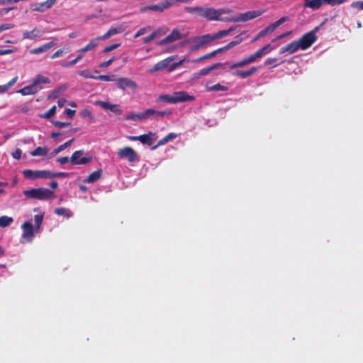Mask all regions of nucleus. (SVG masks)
I'll list each match as a JSON object with an SVG mask.
<instances>
[{
  "label": "nucleus",
  "instance_id": "nucleus-1",
  "mask_svg": "<svg viewBox=\"0 0 363 363\" xmlns=\"http://www.w3.org/2000/svg\"><path fill=\"white\" fill-rule=\"evenodd\" d=\"M172 112L170 111H157L153 108H147L143 112L138 113H130L126 116V120L129 121H145L147 118L153 116H158L163 118L165 116L170 115Z\"/></svg>",
  "mask_w": 363,
  "mask_h": 363
},
{
  "label": "nucleus",
  "instance_id": "nucleus-2",
  "mask_svg": "<svg viewBox=\"0 0 363 363\" xmlns=\"http://www.w3.org/2000/svg\"><path fill=\"white\" fill-rule=\"evenodd\" d=\"M50 83V79L42 74H38L33 79L31 84L26 86L18 91L23 96L33 95L42 89L41 84Z\"/></svg>",
  "mask_w": 363,
  "mask_h": 363
},
{
  "label": "nucleus",
  "instance_id": "nucleus-3",
  "mask_svg": "<svg viewBox=\"0 0 363 363\" xmlns=\"http://www.w3.org/2000/svg\"><path fill=\"white\" fill-rule=\"evenodd\" d=\"M194 99V96H191L184 91L174 92L173 94L161 95L158 97L157 101L167 104H177L185 101H190Z\"/></svg>",
  "mask_w": 363,
  "mask_h": 363
},
{
  "label": "nucleus",
  "instance_id": "nucleus-4",
  "mask_svg": "<svg viewBox=\"0 0 363 363\" xmlns=\"http://www.w3.org/2000/svg\"><path fill=\"white\" fill-rule=\"evenodd\" d=\"M23 194V196L27 198L38 199L40 201L50 200L55 197L54 192L52 190L43 187L24 190Z\"/></svg>",
  "mask_w": 363,
  "mask_h": 363
},
{
  "label": "nucleus",
  "instance_id": "nucleus-5",
  "mask_svg": "<svg viewBox=\"0 0 363 363\" xmlns=\"http://www.w3.org/2000/svg\"><path fill=\"white\" fill-rule=\"evenodd\" d=\"M232 12L230 9H216L213 7H209L203 9L202 17L209 21H221L227 22L226 19L229 18H222V15L224 13H230Z\"/></svg>",
  "mask_w": 363,
  "mask_h": 363
},
{
  "label": "nucleus",
  "instance_id": "nucleus-6",
  "mask_svg": "<svg viewBox=\"0 0 363 363\" xmlns=\"http://www.w3.org/2000/svg\"><path fill=\"white\" fill-rule=\"evenodd\" d=\"M264 13V10H257V11H249L246 13H241L238 16L234 17H230L227 20V22H247L250 20L257 18L259 17L262 13Z\"/></svg>",
  "mask_w": 363,
  "mask_h": 363
},
{
  "label": "nucleus",
  "instance_id": "nucleus-7",
  "mask_svg": "<svg viewBox=\"0 0 363 363\" xmlns=\"http://www.w3.org/2000/svg\"><path fill=\"white\" fill-rule=\"evenodd\" d=\"M317 30L318 28H315V29L306 33L301 38V39L296 41L301 50H305L308 49L315 43L317 39V36L315 35V32Z\"/></svg>",
  "mask_w": 363,
  "mask_h": 363
},
{
  "label": "nucleus",
  "instance_id": "nucleus-8",
  "mask_svg": "<svg viewBox=\"0 0 363 363\" xmlns=\"http://www.w3.org/2000/svg\"><path fill=\"white\" fill-rule=\"evenodd\" d=\"M24 178L35 180L37 179H48L52 178L51 171L50 170H32L24 169L23 171Z\"/></svg>",
  "mask_w": 363,
  "mask_h": 363
},
{
  "label": "nucleus",
  "instance_id": "nucleus-9",
  "mask_svg": "<svg viewBox=\"0 0 363 363\" xmlns=\"http://www.w3.org/2000/svg\"><path fill=\"white\" fill-rule=\"evenodd\" d=\"M118 157L126 158L129 163H134L139 161L138 154L131 147L126 146L117 152Z\"/></svg>",
  "mask_w": 363,
  "mask_h": 363
},
{
  "label": "nucleus",
  "instance_id": "nucleus-10",
  "mask_svg": "<svg viewBox=\"0 0 363 363\" xmlns=\"http://www.w3.org/2000/svg\"><path fill=\"white\" fill-rule=\"evenodd\" d=\"M84 154V152L82 150L73 152L70 157L71 164L72 165H81L86 164L91 162L92 160V157L91 155H86L83 157Z\"/></svg>",
  "mask_w": 363,
  "mask_h": 363
},
{
  "label": "nucleus",
  "instance_id": "nucleus-11",
  "mask_svg": "<svg viewBox=\"0 0 363 363\" xmlns=\"http://www.w3.org/2000/svg\"><path fill=\"white\" fill-rule=\"evenodd\" d=\"M118 88L124 91L129 88L130 89L135 91L138 88V85L133 79L127 77H121L115 80Z\"/></svg>",
  "mask_w": 363,
  "mask_h": 363
},
{
  "label": "nucleus",
  "instance_id": "nucleus-12",
  "mask_svg": "<svg viewBox=\"0 0 363 363\" xmlns=\"http://www.w3.org/2000/svg\"><path fill=\"white\" fill-rule=\"evenodd\" d=\"M172 6V2L169 1H161L158 4L147 6L140 9L141 13H146L148 11L162 13L165 9Z\"/></svg>",
  "mask_w": 363,
  "mask_h": 363
},
{
  "label": "nucleus",
  "instance_id": "nucleus-13",
  "mask_svg": "<svg viewBox=\"0 0 363 363\" xmlns=\"http://www.w3.org/2000/svg\"><path fill=\"white\" fill-rule=\"evenodd\" d=\"M155 133L152 131H149L147 134L140 135H128V139L130 141H139L143 145L151 146L153 144V139L152 136H154Z\"/></svg>",
  "mask_w": 363,
  "mask_h": 363
},
{
  "label": "nucleus",
  "instance_id": "nucleus-14",
  "mask_svg": "<svg viewBox=\"0 0 363 363\" xmlns=\"http://www.w3.org/2000/svg\"><path fill=\"white\" fill-rule=\"evenodd\" d=\"M21 229L23 230L22 238L27 242H32L34 233H36L33 224L28 221L24 222L21 225Z\"/></svg>",
  "mask_w": 363,
  "mask_h": 363
},
{
  "label": "nucleus",
  "instance_id": "nucleus-15",
  "mask_svg": "<svg viewBox=\"0 0 363 363\" xmlns=\"http://www.w3.org/2000/svg\"><path fill=\"white\" fill-rule=\"evenodd\" d=\"M211 40H213V39H211V36L209 35H203L196 37L192 40L193 43H195V45H193L192 50H198Z\"/></svg>",
  "mask_w": 363,
  "mask_h": 363
},
{
  "label": "nucleus",
  "instance_id": "nucleus-16",
  "mask_svg": "<svg viewBox=\"0 0 363 363\" xmlns=\"http://www.w3.org/2000/svg\"><path fill=\"white\" fill-rule=\"evenodd\" d=\"M183 36L180 34V32L177 29L172 30L170 35H167L166 38L162 39L161 41L159 42V45H164L169 43H171L174 41L179 40L180 39H182Z\"/></svg>",
  "mask_w": 363,
  "mask_h": 363
},
{
  "label": "nucleus",
  "instance_id": "nucleus-17",
  "mask_svg": "<svg viewBox=\"0 0 363 363\" xmlns=\"http://www.w3.org/2000/svg\"><path fill=\"white\" fill-rule=\"evenodd\" d=\"M172 60H173L172 57H167L164 60H161V61L157 62L156 64H155L154 66L152 67V69H150V72H157L160 69L167 68V66L169 65V64L172 62Z\"/></svg>",
  "mask_w": 363,
  "mask_h": 363
},
{
  "label": "nucleus",
  "instance_id": "nucleus-18",
  "mask_svg": "<svg viewBox=\"0 0 363 363\" xmlns=\"http://www.w3.org/2000/svg\"><path fill=\"white\" fill-rule=\"evenodd\" d=\"M55 45V43L53 41L48 42L44 45H42L38 48H33L30 50L29 52L33 55H39L42 52H45L48 50L51 49Z\"/></svg>",
  "mask_w": 363,
  "mask_h": 363
},
{
  "label": "nucleus",
  "instance_id": "nucleus-19",
  "mask_svg": "<svg viewBox=\"0 0 363 363\" xmlns=\"http://www.w3.org/2000/svg\"><path fill=\"white\" fill-rule=\"evenodd\" d=\"M298 49H300V47L298 45L296 40H294L291 43L281 48L279 50V52L281 54L285 52H289L290 54H292L294 52H297Z\"/></svg>",
  "mask_w": 363,
  "mask_h": 363
},
{
  "label": "nucleus",
  "instance_id": "nucleus-20",
  "mask_svg": "<svg viewBox=\"0 0 363 363\" xmlns=\"http://www.w3.org/2000/svg\"><path fill=\"white\" fill-rule=\"evenodd\" d=\"M123 30V28L122 26H119V27H117V28H115V27H111L108 31L107 33H106L104 35H101V36H98V39H100L101 40H106L108 39V38H110L111 35H115L118 33H121L122 31Z\"/></svg>",
  "mask_w": 363,
  "mask_h": 363
},
{
  "label": "nucleus",
  "instance_id": "nucleus-21",
  "mask_svg": "<svg viewBox=\"0 0 363 363\" xmlns=\"http://www.w3.org/2000/svg\"><path fill=\"white\" fill-rule=\"evenodd\" d=\"M102 172L103 171L101 169H99L91 172L90 175H89L88 177L84 180V182L86 184L94 183L101 177Z\"/></svg>",
  "mask_w": 363,
  "mask_h": 363
},
{
  "label": "nucleus",
  "instance_id": "nucleus-22",
  "mask_svg": "<svg viewBox=\"0 0 363 363\" xmlns=\"http://www.w3.org/2000/svg\"><path fill=\"white\" fill-rule=\"evenodd\" d=\"M258 70L257 67H252L247 70H238L233 74L240 77L241 79H246L248 77L254 74Z\"/></svg>",
  "mask_w": 363,
  "mask_h": 363
},
{
  "label": "nucleus",
  "instance_id": "nucleus-23",
  "mask_svg": "<svg viewBox=\"0 0 363 363\" xmlns=\"http://www.w3.org/2000/svg\"><path fill=\"white\" fill-rule=\"evenodd\" d=\"M323 4H325L324 0H307L304 4V7L316 10L320 9Z\"/></svg>",
  "mask_w": 363,
  "mask_h": 363
},
{
  "label": "nucleus",
  "instance_id": "nucleus-24",
  "mask_svg": "<svg viewBox=\"0 0 363 363\" xmlns=\"http://www.w3.org/2000/svg\"><path fill=\"white\" fill-rule=\"evenodd\" d=\"M49 152V148L47 146H38L33 151L30 152V155L33 157H45Z\"/></svg>",
  "mask_w": 363,
  "mask_h": 363
},
{
  "label": "nucleus",
  "instance_id": "nucleus-25",
  "mask_svg": "<svg viewBox=\"0 0 363 363\" xmlns=\"http://www.w3.org/2000/svg\"><path fill=\"white\" fill-rule=\"evenodd\" d=\"M237 26L230 27L228 30H221L217 32L215 35H211V39L216 40L217 39H220L224 36L228 35L234 32L236 29Z\"/></svg>",
  "mask_w": 363,
  "mask_h": 363
},
{
  "label": "nucleus",
  "instance_id": "nucleus-26",
  "mask_svg": "<svg viewBox=\"0 0 363 363\" xmlns=\"http://www.w3.org/2000/svg\"><path fill=\"white\" fill-rule=\"evenodd\" d=\"M41 35L40 30L35 28L32 30L24 31L23 33V39L33 40Z\"/></svg>",
  "mask_w": 363,
  "mask_h": 363
},
{
  "label": "nucleus",
  "instance_id": "nucleus-27",
  "mask_svg": "<svg viewBox=\"0 0 363 363\" xmlns=\"http://www.w3.org/2000/svg\"><path fill=\"white\" fill-rule=\"evenodd\" d=\"M99 40H101V39H98V37L95 39L90 40L89 43L86 44V45L84 46L81 49L79 50V52H89L92 50H94L98 45Z\"/></svg>",
  "mask_w": 363,
  "mask_h": 363
},
{
  "label": "nucleus",
  "instance_id": "nucleus-28",
  "mask_svg": "<svg viewBox=\"0 0 363 363\" xmlns=\"http://www.w3.org/2000/svg\"><path fill=\"white\" fill-rule=\"evenodd\" d=\"M73 141H74V138H72L71 140H67L64 144L58 146V147L54 149L51 153V157H55V155L59 154V152L65 150V148H67V147L71 146Z\"/></svg>",
  "mask_w": 363,
  "mask_h": 363
},
{
  "label": "nucleus",
  "instance_id": "nucleus-29",
  "mask_svg": "<svg viewBox=\"0 0 363 363\" xmlns=\"http://www.w3.org/2000/svg\"><path fill=\"white\" fill-rule=\"evenodd\" d=\"M18 80V77L16 76L10 79V81L4 85H0V93H4L6 91L9 90L10 87H12L16 84V81Z\"/></svg>",
  "mask_w": 363,
  "mask_h": 363
},
{
  "label": "nucleus",
  "instance_id": "nucleus-30",
  "mask_svg": "<svg viewBox=\"0 0 363 363\" xmlns=\"http://www.w3.org/2000/svg\"><path fill=\"white\" fill-rule=\"evenodd\" d=\"M54 213H55L58 216H65L67 218H70L72 216L70 211L64 207L55 208Z\"/></svg>",
  "mask_w": 363,
  "mask_h": 363
},
{
  "label": "nucleus",
  "instance_id": "nucleus-31",
  "mask_svg": "<svg viewBox=\"0 0 363 363\" xmlns=\"http://www.w3.org/2000/svg\"><path fill=\"white\" fill-rule=\"evenodd\" d=\"M13 222V218L7 216H0V227L6 228Z\"/></svg>",
  "mask_w": 363,
  "mask_h": 363
},
{
  "label": "nucleus",
  "instance_id": "nucleus-32",
  "mask_svg": "<svg viewBox=\"0 0 363 363\" xmlns=\"http://www.w3.org/2000/svg\"><path fill=\"white\" fill-rule=\"evenodd\" d=\"M43 219V214H37L34 216V222H35V232H38L40 228V225H42Z\"/></svg>",
  "mask_w": 363,
  "mask_h": 363
},
{
  "label": "nucleus",
  "instance_id": "nucleus-33",
  "mask_svg": "<svg viewBox=\"0 0 363 363\" xmlns=\"http://www.w3.org/2000/svg\"><path fill=\"white\" fill-rule=\"evenodd\" d=\"M228 90V87L226 86H223L220 84H216L213 86H211L207 87L208 91H226Z\"/></svg>",
  "mask_w": 363,
  "mask_h": 363
},
{
  "label": "nucleus",
  "instance_id": "nucleus-34",
  "mask_svg": "<svg viewBox=\"0 0 363 363\" xmlns=\"http://www.w3.org/2000/svg\"><path fill=\"white\" fill-rule=\"evenodd\" d=\"M31 9L33 11H38V12H45L47 9V7L45 6L43 2L40 3H35L32 4Z\"/></svg>",
  "mask_w": 363,
  "mask_h": 363
},
{
  "label": "nucleus",
  "instance_id": "nucleus-35",
  "mask_svg": "<svg viewBox=\"0 0 363 363\" xmlns=\"http://www.w3.org/2000/svg\"><path fill=\"white\" fill-rule=\"evenodd\" d=\"M203 7H185V11L189 13H198L202 16L203 12Z\"/></svg>",
  "mask_w": 363,
  "mask_h": 363
},
{
  "label": "nucleus",
  "instance_id": "nucleus-36",
  "mask_svg": "<svg viewBox=\"0 0 363 363\" xmlns=\"http://www.w3.org/2000/svg\"><path fill=\"white\" fill-rule=\"evenodd\" d=\"M246 32L245 31H243L240 35H237L235 37V39L234 40H231L228 44L230 45V46H231V48H233L236 45H238L241 43V42L243 40L242 38V35L245 34Z\"/></svg>",
  "mask_w": 363,
  "mask_h": 363
},
{
  "label": "nucleus",
  "instance_id": "nucleus-37",
  "mask_svg": "<svg viewBox=\"0 0 363 363\" xmlns=\"http://www.w3.org/2000/svg\"><path fill=\"white\" fill-rule=\"evenodd\" d=\"M113 78H114L113 75L101 74V75L94 76V79L102 80V81H105V82H110V81H114L115 79Z\"/></svg>",
  "mask_w": 363,
  "mask_h": 363
},
{
  "label": "nucleus",
  "instance_id": "nucleus-38",
  "mask_svg": "<svg viewBox=\"0 0 363 363\" xmlns=\"http://www.w3.org/2000/svg\"><path fill=\"white\" fill-rule=\"evenodd\" d=\"M249 63L250 62L247 61V58H245L238 62H235L233 64H231L230 67V69H235V68L244 67Z\"/></svg>",
  "mask_w": 363,
  "mask_h": 363
},
{
  "label": "nucleus",
  "instance_id": "nucleus-39",
  "mask_svg": "<svg viewBox=\"0 0 363 363\" xmlns=\"http://www.w3.org/2000/svg\"><path fill=\"white\" fill-rule=\"evenodd\" d=\"M55 106H52L50 109L48 110L47 112L42 115L43 118H51L55 113Z\"/></svg>",
  "mask_w": 363,
  "mask_h": 363
},
{
  "label": "nucleus",
  "instance_id": "nucleus-40",
  "mask_svg": "<svg viewBox=\"0 0 363 363\" xmlns=\"http://www.w3.org/2000/svg\"><path fill=\"white\" fill-rule=\"evenodd\" d=\"M78 74H79V76H82V77H84L85 79H92L95 76V75L91 74V72L88 69L79 71L78 72Z\"/></svg>",
  "mask_w": 363,
  "mask_h": 363
},
{
  "label": "nucleus",
  "instance_id": "nucleus-41",
  "mask_svg": "<svg viewBox=\"0 0 363 363\" xmlns=\"http://www.w3.org/2000/svg\"><path fill=\"white\" fill-rule=\"evenodd\" d=\"M211 57H214V55H213V54L211 52L204 55L202 57H200L196 58L194 60H192L191 62L192 63H197V62H201V61H203L204 60L209 59Z\"/></svg>",
  "mask_w": 363,
  "mask_h": 363
},
{
  "label": "nucleus",
  "instance_id": "nucleus-42",
  "mask_svg": "<svg viewBox=\"0 0 363 363\" xmlns=\"http://www.w3.org/2000/svg\"><path fill=\"white\" fill-rule=\"evenodd\" d=\"M210 72L211 70L208 67L203 68L200 69L198 73L194 74V78L197 79L201 77L202 76L208 74Z\"/></svg>",
  "mask_w": 363,
  "mask_h": 363
},
{
  "label": "nucleus",
  "instance_id": "nucleus-43",
  "mask_svg": "<svg viewBox=\"0 0 363 363\" xmlns=\"http://www.w3.org/2000/svg\"><path fill=\"white\" fill-rule=\"evenodd\" d=\"M347 1L348 0H324L325 4L332 6L340 5Z\"/></svg>",
  "mask_w": 363,
  "mask_h": 363
},
{
  "label": "nucleus",
  "instance_id": "nucleus-44",
  "mask_svg": "<svg viewBox=\"0 0 363 363\" xmlns=\"http://www.w3.org/2000/svg\"><path fill=\"white\" fill-rule=\"evenodd\" d=\"M286 21H289V17L284 16L274 22L271 25L276 29L281 25H283Z\"/></svg>",
  "mask_w": 363,
  "mask_h": 363
},
{
  "label": "nucleus",
  "instance_id": "nucleus-45",
  "mask_svg": "<svg viewBox=\"0 0 363 363\" xmlns=\"http://www.w3.org/2000/svg\"><path fill=\"white\" fill-rule=\"evenodd\" d=\"M82 57H83L82 55H78V56L76 57L75 59H74V60H71L69 62H67L65 64H64L63 67H68L73 66L75 64H77L79 61H80L82 59Z\"/></svg>",
  "mask_w": 363,
  "mask_h": 363
},
{
  "label": "nucleus",
  "instance_id": "nucleus-46",
  "mask_svg": "<svg viewBox=\"0 0 363 363\" xmlns=\"http://www.w3.org/2000/svg\"><path fill=\"white\" fill-rule=\"evenodd\" d=\"M116 60V57H111L108 61L99 64V68L104 69L109 67Z\"/></svg>",
  "mask_w": 363,
  "mask_h": 363
},
{
  "label": "nucleus",
  "instance_id": "nucleus-47",
  "mask_svg": "<svg viewBox=\"0 0 363 363\" xmlns=\"http://www.w3.org/2000/svg\"><path fill=\"white\" fill-rule=\"evenodd\" d=\"M108 110H109L111 112L115 113L117 115H121L122 113V109L120 108V106L117 104L111 105L110 108Z\"/></svg>",
  "mask_w": 363,
  "mask_h": 363
},
{
  "label": "nucleus",
  "instance_id": "nucleus-48",
  "mask_svg": "<svg viewBox=\"0 0 363 363\" xmlns=\"http://www.w3.org/2000/svg\"><path fill=\"white\" fill-rule=\"evenodd\" d=\"M157 35H158L157 31H154L152 33V34L148 35L147 36L144 38L143 39V42L147 44L149 42H150L151 40H154L155 38V37L157 36Z\"/></svg>",
  "mask_w": 363,
  "mask_h": 363
},
{
  "label": "nucleus",
  "instance_id": "nucleus-49",
  "mask_svg": "<svg viewBox=\"0 0 363 363\" xmlns=\"http://www.w3.org/2000/svg\"><path fill=\"white\" fill-rule=\"evenodd\" d=\"M52 124H54L55 126H56L59 128H63L65 127L71 125V123L61 122L59 121H53Z\"/></svg>",
  "mask_w": 363,
  "mask_h": 363
},
{
  "label": "nucleus",
  "instance_id": "nucleus-50",
  "mask_svg": "<svg viewBox=\"0 0 363 363\" xmlns=\"http://www.w3.org/2000/svg\"><path fill=\"white\" fill-rule=\"evenodd\" d=\"M13 28H14V24H10V23L1 24L0 25V33L4 30H9Z\"/></svg>",
  "mask_w": 363,
  "mask_h": 363
},
{
  "label": "nucleus",
  "instance_id": "nucleus-51",
  "mask_svg": "<svg viewBox=\"0 0 363 363\" xmlns=\"http://www.w3.org/2000/svg\"><path fill=\"white\" fill-rule=\"evenodd\" d=\"M121 45L120 43L113 44L111 45H108L107 47H105L103 52H108L114 50L116 48H118Z\"/></svg>",
  "mask_w": 363,
  "mask_h": 363
},
{
  "label": "nucleus",
  "instance_id": "nucleus-52",
  "mask_svg": "<svg viewBox=\"0 0 363 363\" xmlns=\"http://www.w3.org/2000/svg\"><path fill=\"white\" fill-rule=\"evenodd\" d=\"M96 104L97 105L100 106H101V108H103L104 109H106V110L109 109V108H110V107H111V105H112V104H111V103H109V102H107V101H97Z\"/></svg>",
  "mask_w": 363,
  "mask_h": 363
},
{
  "label": "nucleus",
  "instance_id": "nucleus-53",
  "mask_svg": "<svg viewBox=\"0 0 363 363\" xmlns=\"http://www.w3.org/2000/svg\"><path fill=\"white\" fill-rule=\"evenodd\" d=\"M21 150L19 148L16 149V150L11 153V157L16 160H20L21 157Z\"/></svg>",
  "mask_w": 363,
  "mask_h": 363
},
{
  "label": "nucleus",
  "instance_id": "nucleus-54",
  "mask_svg": "<svg viewBox=\"0 0 363 363\" xmlns=\"http://www.w3.org/2000/svg\"><path fill=\"white\" fill-rule=\"evenodd\" d=\"M65 113H66L67 117H69V118H72L76 114V111L72 110L71 108H66Z\"/></svg>",
  "mask_w": 363,
  "mask_h": 363
},
{
  "label": "nucleus",
  "instance_id": "nucleus-55",
  "mask_svg": "<svg viewBox=\"0 0 363 363\" xmlns=\"http://www.w3.org/2000/svg\"><path fill=\"white\" fill-rule=\"evenodd\" d=\"M352 7L363 10V1H353Z\"/></svg>",
  "mask_w": 363,
  "mask_h": 363
},
{
  "label": "nucleus",
  "instance_id": "nucleus-56",
  "mask_svg": "<svg viewBox=\"0 0 363 363\" xmlns=\"http://www.w3.org/2000/svg\"><path fill=\"white\" fill-rule=\"evenodd\" d=\"M259 50H261L262 52L266 55L272 51V47L270 45H267L262 47Z\"/></svg>",
  "mask_w": 363,
  "mask_h": 363
},
{
  "label": "nucleus",
  "instance_id": "nucleus-57",
  "mask_svg": "<svg viewBox=\"0 0 363 363\" xmlns=\"http://www.w3.org/2000/svg\"><path fill=\"white\" fill-rule=\"evenodd\" d=\"M57 161L60 164H64L68 162V161H70V158L68 157H58L57 159Z\"/></svg>",
  "mask_w": 363,
  "mask_h": 363
},
{
  "label": "nucleus",
  "instance_id": "nucleus-58",
  "mask_svg": "<svg viewBox=\"0 0 363 363\" xmlns=\"http://www.w3.org/2000/svg\"><path fill=\"white\" fill-rule=\"evenodd\" d=\"M55 2H56V0H47V1L43 2V4H45V7H47V9H48L52 8Z\"/></svg>",
  "mask_w": 363,
  "mask_h": 363
},
{
  "label": "nucleus",
  "instance_id": "nucleus-59",
  "mask_svg": "<svg viewBox=\"0 0 363 363\" xmlns=\"http://www.w3.org/2000/svg\"><path fill=\"white\" fill-rule=\"evenodd\" d=\"M52 178L54 177H66L68 174L65 172L53 173L51 172Z\"/></svg>",
  "mask_w": 363,
  "mask_h": 363
},
{
  "label": "nucleus",
  "instance_id": "nucleus-60",
  "mask_svg": "<svg viewBox=\"0 0 363 363\" xmlns=\"http://www.w3.org/2000/svg\"><path fill=\"white\" fill-rule=\"evenodd\" d=\"M60 94H61L59 92V91H55V90H53V91L51 92L50 95H49V96H48V98H50V99H52H52H57V98H59V97H60Z\"/></svg>",
  "mask_w": 363,
  "mask_h": 363
},
{
  "label": "nucleus",
  "instance_id": "nucleus-61",
  "mask_svg": "<svg viewBox=\"0 0 363 363\" xmlns=\"http://www.w3.org/2000/svg\"><path fill=\"white\" fill-rule=\"evenodd\" d=\"M168 142V140L166 139V138L164 137V138H162V140H159L158 141V143L157 145H156L155 147H152V150H155L156 149L157 147L161 146V145H164V144H166Z\"/></svg>",
  "mask_w": 363,
  "mask_h": 363
},
{
  "label": "nucleus",
  "instance_id": "nucleus-62",
  "mask_svg": "<svg viewBox=\"0 0 363 363\" xmlns=\"http://www.w3.org/2000/svg\"><path fill=\"white\" fill-rule=\"evenodd\" d=\"M81 115L84 118H86V117L89 118L91 116V112L88 109H84L81 111Z\"/></svg>",
  "mask_w": 363,
  "mask_h": 363
},
{
  "label": "nucleus",
  "instance_id": "nucleus-63",
  "mask_svg": "<svg viewBox=\"0 0 363 363\" xmlns=\"http://www.w3.org/2000/svg\"><path fill=\"white\" fill-rule=\"evenodd\" d=\"M64 52L65 51L63 49H60L57 51H56L55 53L52 54V55L51 56V58L52 59L57 58V57H60L61 55H62L64 53Z\"/></svg>",
  "mask_w": 363,
  "mask_h": 363
},
{
  "label": "nucleus",
  "instance_id": "nucleus-64",
  "mask_svg": "<svg viewBox=\"0 0 363 363\" xmlns=\"http://www.w3.org/2000/svg\"><path fill=\"white\" fill-rule=\"evenodd\" d=\"M146 30H147V29L145 28H140V30H138V32L135 33L134 37L135 38L140 37V35H142L144 33H145Z\"/></svg>",
  "mask_w": 363,
  "mask_h": 363
}]
</instances>
